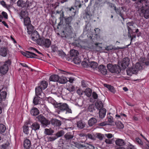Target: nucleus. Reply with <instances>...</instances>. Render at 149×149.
Instances as JSON below:
<instances>
[{
    "mask_svg": "<svg viewBox=\"0 0 149 149\" xmlns=\"http://www.w3.org/2000/svg\"><path fill=\"white\" fill-rule=\"evenodd\" d=\"M127 149H136L135 146L129 143L127 146Z\"/></svg>",
    "mask_w": 149,
    "mask_h": 149,
    "instance_id": "51",
    "label": "nucleus"
},
{
    "mask_svg": "<svg viewBox=\"0 0 149 149\" xmlns=\"http://www.w3.org/2000/svg\"><path fill=\"white\" fill-rule=\"evenodd\" d=\"M92 91L91 89L88 88L84 91L85 94L88 97H90L92 94Z\"/></svg>",
    "mask_w": 149,
    "mask_h": 149,
    "instance_id": "34",
    "label": "nucleus"
},
{
    "mask_svg": "<svg viewBox=\"0 0 149 149\" xmlns=\"http://www.w3.org/2000/svg\"><path fill=\"white\" fill-rule=\"evenodd\" d=\"M11 63L10 60H8L5 62V63L0 67L1 73L2 74H6L8 70V66Z\"/></svg>",
    "mask_w": 149,
    "mask_h": 149,
    "instance_id": "8",
    "label": "nucleus"
},
{
    "mask_svg": "<svg viewBox=\"0 0 149 149\" xmlns=\"http://www.w3.org/2000/svg\"><path fill=\"white\" fill-rule=\"evenodd\" d=\"M51 48L52 51L54 52H56L58 49V47L55 45H53L51 46Z\"/></svg>",
    "mask_w": 149,
    "mask_h": 149,
    "instance_id": "57",
    "label": "nucleus"
},
{
    "mask_svg": "<svg viewBox=\"0 0 149 149\" xmlns=\"http://www.w3.org/2000/svg\"><path fill=\"white\" fill-rule=\"evenodd\" d=\"M108 69L110 72L113 73L118 74L121 71V68L119 65L109 63L107 65Z\"/></svg>",
    "mask_w": 149,
    "mask_h": 149,
    "instance_id": "4",
    "label": "nucleus"
},
{
    "mask_svg": "<svg viewBox=\"0 0 149 149\" xmlns=\"http://www.w3.org/2000/svg\"><path fill=\"white\" fill-rule=\"evenodd\" d=\"M42 89L38 86L35 88L36 95L40 96L41 97V99L44 98L45 96V94L42 92Z\"/></svg>",
    "mask_w": 149,
    "mask_h": 149,
    "instance_id": "9",
    "label": "nucleus"
},
{
    "mask_svg": "<svg viewBox=\"0 0 149 149\" xmlns=\"http://www.w3.org/2000/svg\"><path fill=\"white\" fill-rule=\"evenodd\" d=\"M67 11L68 13L71 16L74 17L76 13V9L75 7H72L71 8H67Z\"/></svg>",
    "mask_w": 149,
    "mask_h": 149,
    "instance_id": "17",
    "label": "nucleus"
},
{
    "mask_svg": "<svg viewBox=\"0 0 149 149\" xmlns=\"http://www.w3.org/2000/svg\"><path fill=\"white\" fill-rule=\"evenodd\" d=\"M68 79L62 76L61 77H59L58 82L62 84H65L68 81Z\"/></svg>",
    "mask_w": 149,
    "mask_h": 149,
    "instance_id": "28",
    "label": "nucleus"
},
{
    "mask_svg": "<svg viewBox=\"0 0 149 149\" xmlns=\"http://www.w3.org/2000/svg\"><path fill=\"white\" fill-rule=\"evenodd\" d=\"M55 107L60 111H66V113H72V110L70 109L68 104L65 103H57L55 104Z\"/></svg>",
    "mask_w": 149,
    "mask_h": 149,
    "instance_id": "3",
    "label": "nucleus"
},
{
    "mask_svg": "<svg viewBox=\"0 0 149 149\" xmlns=\"http://www.w3.org/2000/svg\"><path fill=\"white\" fill-rule=\"evenodd\" d=\"M92 97L94 99H96L98 98V95L95 92H93L92 94Z\"/></svg>",
    "mask_w": 149,
    "mask_h": 149,
    "instance_id": "58",
    "label": "nucleus"
},
{
    "mask_svg": "<svg viewBox=\"0 0 149 149\" xmlns=\"http://www.w3.org/2000/svg\"><path fill=\"white\" fill-rule=\"evenodd\" d=\"M87 136L88 139H90L91 140H95L96 139L95 137L93 134H88Z\"/></svg>",
    "mask_w": 149,
    "mask_h": 149,
    "instance_id": "49",
    "label": "nucleus"
},
{
    "mask_svg": "<svg viewBox=\"0 0 149 149\" xmlns=\"http://www.w3.org/2000/svg\"><path fill=\"white\" fill-rule=\"evenodd\" d=\"M104 86L107 88L112 92H115V91L114 88L110 85L107 84H104Z\"/></svg>",
    "mask_w": 149,
    "mask_h": 149,
    "instance_id": "40",
    "label": "nucleus"
},
{
    "mask_svg": "<svg viewBox=\"0 0 149 149\" xmlns=\"http://www.w3.org/2000/svg\"><path fill=\"white\" fill-rule=\"evenodd\" d=\"M115 143L116 145L119 146H123L125 144V141L124 140L119 139L116 141Z\"/></svg>",
    "mask_w": 149,
    "mask_h": 149,
    "instance_id": "30",
    "label": "nucleus"
},
{
    "mask_svg": "<svg viewBox=\"0 0 149 149\" xmlns=\"http://www.w3.org/2000/svg\"><path fill=\"white\" fill-rule=\"evenodd\" d=\"M40 99L41 97L40 96H36L33 99V103L35 105H37L40 103Z\"/></svg>",
    "mask_w": 149,
    "mask_h": 149,
    "instance_id": "31",
    "label": "nucleus"
},
{
    "mask_svg": "<svg viewBox=\"0 0 149 149\" xmlns=\"http://www.w3.org/2000/svg\"><path fill=\"white\" fill-rule=\"evenodd\" d=\"M96 137L98 138L100 140H102L103 138V135L100 133H97L96 134Z\"/></svg>",
    "mask_w": 149,
    "mask_h": 149,
    "instance_id": "52",
    "label": "nucleus"
},
{
    "mask_svg": "<svg viewBox=\"0 0 149 149\" xmlns=\"http://www.w3.org/2000/svg\"><path fill=\"white\" fill-rule=\"evenodd\" d=\"M48 141H54L57 139V137L55 136H48L47 138Z\"/></svg>",
    "mask_w": 149,
    "mask_h": 149,
    "instance_id": "45",
    "label": "nucleus"
},
{
    "mask_svg": "<svg viewBox=\"0 0 149 149\" xmlns=\"http://www.w3.org/2000/svg\"><path fill=\"white\" fill-rule=\"evenodd\" d=\"M22 54L24 56L27 58H36L34 56H37L35 54L29 51H26V52H21Z\"/></svg>",
    "mask_w": 149,
    "mask_h": 149,
    "instance_id": "10",
    "label": "nucleus"
},
{
    "mask_svg": "<svg viewBox=\"0 0 149 149\" xmlns=\"http://www.w3.org/2000/svg\"><path fill=\"white\" fill-rule=\"evenodd\" d=\"M31 127L32 130L36 131L40 129V125L38 122H35L32 124Z\"/></svg>",
    "mask_w": 149,
    "mask_h": 149,
    "instance_id": "21",
    "label": "nucleus"
},
{
    "mask_svg": "<svg viewBox=\"0 0 149 149\" xmlns=\"http://www.w3.org/2000/svg\"><path fill=\"white\" fill-rule=\"evenodd\" d=\"M139 5H141V12L146 19L149 18V1L148 0H139L136 2Z\"/></svg>",
    "mask_w": 149,
    "mask_h": 149,
    "instance_id": "1",
    "label": "nucleus"
},
{
    "mask_svg": "<svg viewBox=\"0 0 149 149\" xmlns=\"http://www.w3.org/2000/svg\"><path fill=\"white\" fill-rule=\"evenodd\" d=\"M29 127L28 126L25 125L23 127V131L24 133L27 134L29 133Z\"/></svg>",
    "mask_w": 149,
    "mask_h": 149,
    "instance_id": "46",
    "label": "nucleus"
},
{
    "mask_svg": "<svg viewBox=\"0 0 149 149\" xmlns=\"http://www.w3.org/2000/svg\"><path fill=\"white\" fill-rule=\"evenodd\" d=\"M142 69V67L141 64L137 63L135 65L133 66L132 67L128 68L126 70L127 75L129 76H131L133 74H136L138 72Z\"/></svg>",
    "mask_w": 149,
    "mask_h": 149,
    "instance_id": "2",
    "label": "nucleus"
},
{
    "mask_svg": "<svg viewBox=\"0 0 149 149\" xmlns=\"http://www.w3.org/2000/svg\"><path fill=\"white\" fill-rule=\"evenodd\" d=\"M135 141L140 146H142L143 143L141 140L139 138H135Z\"/></svg>",
    "mask_w": 149,
    "mask_h": 149,
    "instance_id": "50",
    "label": "nucleus"
},
{
    "mask_svg": "<svg viewBox=\"0 0 149 149\" xmlns=\"http://www.w3.org/2000/svg\"><path fill=\"white\" fill-rule=\"evenodd\" d=\"M64 134V131L63 130H61L56 133L55 136H56L57 138H58L62 136Z\"/></svg>",
    "mask_w": 149,
    "mask_h": 149,
    "instance_id": "44",
    "label": "nucleus"
},
{
    "mask_svg": "<svg viewBox=\"0 0 149 149\" xmlns=\"http://www.w3.org/2000/svg\"><path fill=\"white\" fill-rule=\"evenodd\" d=\"M74 137L73 134L71 132L67 133L64 136L65 140L67 142L70 141Z\"/></svg>",
    "mask_w": 149,
    "mask_h": 149,
    "instance_id": "12",
    "label": "nucleus"
},
{
    "mask_svg": "<svg viewBox=\"0 0 149 149\" xmlns=\"http://www.w3.org/2000/svg\"><path fill=\"white\" fill-rule=\"evenodd\" d=\"M124 7H122L121 8H117L116 6L114 7V10L116 13L119 15L123 19V11L124 9Z\"/></svg>",
    "mask_w": 149,
    "mask_h": 149,
    "instance_id": "16",
    "label": "nucleus"
},
{
    "mask_svg": "<svg viewBox=\"0 0 149 149\" xmlns=\"http://www.w3.org/2000/svg\"><path fill=\"white\" fill-rule=\"evenodd\" d=\"M95 106L97 109L99 110V111L100 109L103 108V105L102 102H96L95 103Z\"/></svg>",
    "mask_w": 149,
    "mask_h": 149,
    "instance_id": "38",
    "label": "nucleus"
},
{
    "mask_svg": "<svg viewBox=\"0 0 149 149\" xmlns=\"http://www.w3.org/2000/svg\"><path fill=\"white\" fill-rule=\"evenodd\" d=\"M97 122V120L94 117L91 118L88 121V125L90 127L94 126Z\"/></svg>",
    "mask_w": 149,
    "mask_h": 149,
    "instance_id": "20",
    "label": "nucleus"
},
{
    "mask_svg": "<svg viewBox=\"0 0 149 149\" xmlns=\"http://www.w3.org/2000/svg\"><path fill=\"white\" fill-rule=\"evenodd\" d=\"M56 14H60V17L59 18L61 19L63 17L64 15V13L62 10H61L60 11L57 10L56 12Z\"/></svg>",
    "mask_w": 149,
    "mask_h": 149,
    "instance_id": "47",
    "label": "nucleus"
},
{
    "mask_svg": "<svg viewBox=\"0 0 149 149\" xmlns=\"http://www.w3.org/2000/svg\"><path fill=\"white\" fill-rule=\"evenodd\" d=\"M33 26L31 24L27 26V33L28 34H31L33 31Z\"/></svg>",
    "mask_w": 149,
    "mask_h": 149,
    "instance_id": "33",
    "label": "nucleus"
},
{
    "mask_svg": "<svg viewBox=\"0 0 149 149\" xmlns=\"http://www.w3.org/2000/svg\"><path fill=\"white\" fill-rule=\"evenodd\" d=\"M2 15L4 18L6 19H8V15L6 12L4 11L2 12Z\"/></svg>",
    "mask_w": 149,
    "mask_h": 149,
    "instance_id": "64",
    "label": "nucleus"
},
{
    "mask_svg": "<svg viewBox=\"0 0 149 149\" xmlns=\"http://www.w3.org/2000/svg\"><path fill=\"white\" fill-rule=\"evenodd\" d=\"M81 85L83 87H86L87 86V84L85 81H81Z\"/></svg>",
    "mask_w": 149,
    "mask_h": 149,
    "instance_id": "61",
    "label": "nucleus"
},
{
    "mask_svg": "<svg viewBox=\"0 0 149 149\" xmlns=\"http://www.w3.org/2000/svg\"><path fill=\"white\" fill-rule=\"evenodd\" d=\"M38 42L39 45L47 48L49 47L51 43V41L49 39H40L38 40Z\"/></svg>",
    "mask_w": 149,
    "mask_h": 149,
    "instance_id": "7",
    "label": "nucleus"
},
{
    "mask_svg": "<svg viewBox=\"0 0 149 149\" xmlns=\"http://www.w3.org/2000/svg\"><path fill=\"white\" fill-rule=\"evenodd\" d=\"M0 55L4 57L7 55V49L4 47H1L0 50Z\"/></svg>",
    "mask_w": 149,
    "mask_h": 149,
    "instance_id": "29",
    "label": "nucleus"
},
{
    "mask_svg": "<svg viewBox=\"0 0 149 149\" xmlns=\"http://www.w3.org/2000/svg\"><path fill=\"white\" fill-rule=\"evenodd\" d=\"M77 92L79 95H81L83 94V91L81 89H78L77 90Z\"/></svg>",
    "mask_w": 149,
    "mask_h": 149,
    "instance_id": "62",
    "label": "nucleus"
},
{
    "mask_svg": "<svg viewBox=\"0 0 149 149\" xmlns=\"http://www.w3.org/2000/svg\"><path fill=\"white\" fill-rule=\"evenodd\" d=\"M59 76L56 74H53L51 75L49 78L50 81L54 82H58Z\"/></svg>",
    "mask_w": 149,
    "mask_h": 149,
    "instance_id": "24",
    "label": "nucleus"
},
{
    "mask_svg": "<svg viewBox=\"0 0 149 149\" xmlns=\"http://www.w3.org/2000/svg\"><path fill=\"white\" fill-rule=\"evenodd\" d=\"M94 106L93 104H90L88 109V111L90 112H92L94 110Z\"/></svg>",
    "mask_w": 149,
    "mask_h": 149,
    "instance_id": "42",
    "label": "nucleus"
},
{
    "mask_svg": "<svg viewBox=\"0 0 149 149\" xmlns=\"http://www.w3.org/2000/svg\"><path fill=\"white\" fill-rule=\"evenodd\" d=\"M75 7H78L79 8L81 7V3L80 1H75Z\"/></svg>",
    "mask_w": 149,
    "mask_h": 149,
    "instance_id": "53",
    "label": "nucleus"
},
{
    "mask_svg": "<svg viewBox=\"0 0 149 149\" xmlns=\"http://www.w3.org/2000/svg\"><path fill=\"white\" fill-rule=\"evenodd\" d=\"M85 124L83 123L81 120H79L77 122V127L80 129L84 128L85 126Z\"/></svg>",
    "mask_w": 149,
    "mask_h": 149,
    "instance_id": "35",
    "label": "nucleus"
},
{
    "mask_svg": "<svg viewBox=\"0 0 149 149\" xmlns=\"http://www.w3.org/2000/svg\"><path fill=\"white\" fill-rule=\"evenodd\" d=\"M28 15V12L26 11H21L20 13V16L21 17V19L22 18H24L26 17H27Z\"/></svg>",
    "mask_w": 149,
    "mask_h": 149,
    "instance_id": "37",
    "label": "nucleus"
},
{
    "mask_svg": "<svg viewBox=\"0 0 149 149\" xmlns=\"http://www.w3.org/2000/svg\"><path fill=\"white\" fill-rule=\"evenodd\" d=\"M31 146V143L30 141L26 139L24 141V147L25 149H29Z\"/></svg>",
    "mask_w": 149,
    "mask_h": 149,
    "instance_id": "22",
    "label": "nucleus"
},
{
    "mask_svg": "<svg viewBox=\"0 0 149 149\" xmlns=\"http://www.w3.org/2000/svg\"><path fill=\"white\" fill-rule=\"evenodd\" d=\"M108 121L109 124L112 125L113 124L114 122L113 120V117L111 116H108Z\"/></svg>",
    "mask_w": 149,
    "mask_h": 149,
    "instance_id": "48",
    "label": "nucleus"
},
{
    "mask_svg": "<svg viewBox=\"0 0 149 149\" xmlns=\"http://www.w3.org/2000/svg\"><path fill=\"white\" fill-rule=\"evenodd\" d=\"M82 64L84 67H86L87 68L89 67L88 62L87 63L85 61H83L82 62Z\"/></svg>",
    "mask_w": 149,
    "mask_h": 149,
    "instance_id": "59",
    "label": "nucleus"
},
{
    "mask_svg": "<svg viewBox=\"0 0 149 149\" xmlns=\"http://www.w3.org/2000/svg\"><path fill=\"white\" fill-rule=\"evenodd\" d=\"M58 54L59 56H61L62 57H65L66 56V54L63 51H59L58 52Z\"/></svg>",
    "mask_w": 149,
    "mask_h": 149,
    "instance_id": "56",
    "label": "nucleus"
},
{
    "mask_svg": "<svg viewBox=\"0 0 149 149\" xmlns=\"http://www.w3.org/2000/svg\"><path fill=\"white\" fill-rule=\"evenodd\" d=\"M70 54L71 56L75 57L78 56L79 53L77 50L74 49H72L70 51Z\"/></svg>",
    "mask_w": 149,
    "mask_h": 149,
    "instance_id": "32",
    "label": "nucleus"
},
{
    "mask_svg": "<svg viewBox=\"0 0 149 149\" xmlns=\"http://www.w3.org/2000/svg\"><path fill=\"white\" fill-rule=\"evenodd\" d=\"M86 144H86L85 143H83L82 142L75 143V147L79 149H85V148L86 147Z\"/></svg>",
    "mask_w": 149,
    "mask_h": 149,
    "instance_id": "18",
    "label": "nucleus"
},
{
    "mask_svg": "<svg viewBox=\"0 0 149 149\" xmlns=\"http://www.w3.org/2000/svg\"><path fill=\"white\" fill-rule=\"evenodd\" d=\"M133 27H127L128 33H134L132 29Z\"/></svg>",
    "mask_w": 149,
    "mask_h": 149,
    "instance_id": "60",
    "label": "nucleus"
},
{
    "mask_svg": "<svg viewBox=\"0 0 149 149\" xmlns=\"http://www.w3.org/2000/svg\"><path fill=\"white\" fill-rule=\"evenodd\" d=\"M17 6L22 8H24L26 7H28L29 6V5L28 4L27 5L26 2H25L23 0H18L17 2Z\"/></svg>",
    "mask_w": 149,
    "mask_h": 149,
    "instance_id": "15",
    "label": "nucleus"
},
{
    "mask_svg": "<svg viewBox=\"0 0 149 149\" xmlns=\"http://www.w3.org/2000/svg\"><path fill=\"white\" fill-rule=\"evenodd\" d=\"M106 110L104 108L100 109L99 111L100 117L101 118H104L106 115Z\"/></svg>",
    "mask_w": 149,
    "mask_h": 149,
    "instance_id": "27",
    "label": "nucleus"
},
{
    "mask_svg": "<svg viewBox=\"0 0 149 149\" xmlns=\"http://www.w3.org/2000/svg\"><path fill=\"white\" fill-rule=\"evenodd\" d=\"M130 60L128 57H125L123 58L122 62L121 63V66L124 69H125L129 64Z\"/></svg>",
    "mask_w": 149,
    "mask_h": 149,
    "instance_id": "11",
    "label": "nucleus"
},
{
    "mask_svg": "<svg viewBox=\"0 0 149 149\" xmlns=\"http://www.w3.org/2000/svg\"><path fill=\"white\" fill-rule=\"evenodd\" d=\"M50 123L54 126L58 127L60 126L61 124V121L55 118H52L50 120Z\"/></svg>",
    "mask_w": 149,
    "mask_h": 149,
    "instance_id": "13",
    "label": "nucleus"
},
{
    "mask_svg": "<svg viewBox=\"0 0 149 149\" xmlns=\"http://www.w3.org/2000/svg\"><path fill=\"white\" fill-rule=\"evenodd\" d=\"M75 87L74 86L71 85L69 87L67 88V90L70 92H72L75 90Z\"/></svg>",
    "mask_w": 149,
    "mask_h": 149,
    "instance_id": "55",
    "label": "nucleus"
},
{
    "mask_svg": "<svg viewBox=\"0 0 149 149\" xmlns=\"http://www.w3.org/2000/svg\"><path fill=\"white\" fill-rule=\"evenodd\" d=\"M38 121L40 122L42 127L45 128L50 124V121L47 120L42 115H40L36 117Z\"/></svg>",
    "mask_w": 149,
    "mask_h": 149,
    "instance_id": "6",
    "label": "nucleus"
},
{
    "mask_svg": "<svg viewBox=\"0 0 149 149\" xmlns=\"http://www.w3.org/2000/svg\"><path fill=\"white\" fill-rule=\"evenodd\" d=\"M98 64L95 62L91 61L88 62L89 67L94 70H97L98 69Z\"/></svg>",
    "mask_w": 149,
    "mask_h": 149,
    "instance_id": "19",
    "label": "nucleus"
},
{
    "mask_svg": "<svg viewBox=\"0 0 149 149\" xmlns=\"http://www.w3.org/2000/svg\"><path fill=\"white\" fill-rule=\"evenodd\" d=\"M30 113L32 115L35 116L38 115L39 113V111L37 108L33 107L31 110Z\"/></svg>",
    "mask_w": 149,
    "mask_h": 149,
    "instance_id": "26",
    "label": "nucleus"
},
{
    "mask_svg": "<svg viewBox=\"0 0 149 149\" xmlns=\"http://www.w3.org/2000/svg\"><path fill=\"white\" fill-rule=\"evenodd\" d=\"M54 132L53 130L51 128H46L45 130L44 133L46 135H50L52 134Z\"/></svg>",
    "mask_w": 149,
    "mask_h": 149,
    "instance_id": "36",
    "label": "nucleus"
},
{
    "mask_svg": "<svg viewBox=\"0 0 149 149\" xmlns=\"http://www.w3.org/2000/svg\"><path fill=\"white\" fill-rule=\"evenodd\" d=\"M30 19L28 17H26L24 18V25L26 26L28 25L31 24Z\"/></svg>",
    "mask_w": 149,
    "mask_h": 149,
    "instance_id": "39",
    "label": "nucleus"
},
{
    "mask_svg": "<svg viewBox=\"0 0 149 149\" xmlns=\"http://www.w3.org/2000/svg\"><path fill=\"white\" fill-rule=\"evenodd\" d=\"M100 72L103 75L107 74V71L106 66L104 65H101L98 67V69Z\"/></svg>",
    "mask_w": 149,
    "mask_h": 149,
    "instance_id": "14",
    "label": "nucleus"
},
{
    "mask_svg": "<svg viewBox=\"0 0 149 149\" xmlns=\"http://www.w3.org/2000/svg\"><path fill=\"white\" fill-rule=\"evenodd\" d=\"M79 137H83V138H84V137L86 138V134L82 133H81L80 134H79Z\"/></svg>",
    "mask_w": 149,
    "mask_h": 149,
    "instance_id": "63",
    "label": "nucleus"
},
{
    "mask_svg": "<svg viewBox=\"0 0 149 149\" xmlns=\"http://www.w3.org/2000/svg\"><path fill=\"white\" fill-rule=\"evenodd\" d=\"M6 93L5 91H3L0 93V98L2 100L6 98Z\"/></svg>",
    "mask_w": 149,
    "mask_h": 149,
    "instance_id": "43",
    "label": "nucleus"
},
{
    "mask_svg": "<svg viewBox=\"0 0 149 149\" xmlns=\"http://www.w3.org/2000/svg\"><path fill=\"white\" fill-rule=\"evenodd\" d=\"M6 130L5 126L2 124H0V133L4 132Z\"/></svg>",
    "mask_w": 149,
    "mask_h": 149,
    "instance_id": "41",
    "label": "nucleus"
},
{
    "mask_svg": "<svg viewBox=\"0 0 149 149\" xmlns=\"http://www.w3.org/2000/svg\"><path fill=\"white\" fill-rule=\"evenodd\" d=\"M41 107L44 110L48 111V109L47 107V106L45 104H42L40 105Z\"/></svg>",
    "mask_w": 149,
    "mask_h": 149,
    "instance_id": "54",
    "label": "nucleus"
},
{
    "mask_svg": "<svg viewBox=\"0 0 149 149\" xmlns=\"http://www.w3.org/2000/svg\"><path fill=\"white\" fill-rule=\"evenodd\" d=\"M74 17L70 16L65 19V30L68 32L70 33L72 31V28L71 24L72 22L74 19Z\"/></svg>",
    "mask_w": 149,
    "mask_h": 149,
    "instance_id": "5",
    "label": "nucleus"
},
{
    "mask_svg": "<svg viewBox=\"0 0 149 149\" xmlns=\"http://www.w3.org/2000/svg\"><path fill=\"white\" fill-rule=\"evenodd\" d=\"M47 82L45 81H41L40 85L38 86L39 87L42 89L44 90L47 87Z\"/></svg>",
    "mask_w": 149,
    "mask_h": 149,
    "instance_id": "25",
    "label": "nucleus"
},
{
    "mask_svg": "<svg viewBox=\"0 0 149 149\" xmlns=\"http://www.w3.org/2000/svg\"><path fill=\"white\" fill-rule=\"evenodd\" d=\"M31 34V39L33 40H36L39 37L38 32L36 30L33 31Z\"/></svg>",
    "mask_w": 149,
    "mask_h": 149,
    "instance_id": "23",
    "label": "nucleus"
}]
</instances>
